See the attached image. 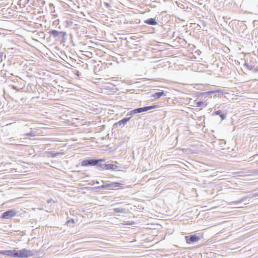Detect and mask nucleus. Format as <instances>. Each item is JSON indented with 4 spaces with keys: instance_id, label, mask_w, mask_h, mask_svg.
<instances>
[{
    "instance_id": "412c9836",
    "label": "nucleus",
    "mask_w": 258,
    "mask_h": 258,
    "mask_svg": "<svg viewBox=\"0 0 258 258\" xmlns=\"http://www.w3.org/2000/svg\"><path fill=\"white\" fill-rule=\"evenodd\" d=\"M258 196V190H255V192L252 195V197H256Z\"/></svg>"
},
{
    "instance_id": "f8f14e48",
    "label": "nucleus",
    "mask_w": 258,
    "mask_h": 258,
    "mask_svg": "<svg viewBox=\"0 0 258 258\" xmlns=\"http://www.w3.org/2000/svg\"><path fill=\"white\" fill-rule=\"evenodd\" d=\"M120 183H112L111 184H108L105 186L102 185L101 187L104 188L105 187H117L120 186Z\"/></svg>"
},
{
    "instance_id": "f03ea898",
    "label": "nucleus",
    "mask_w": 258,
    "mask_h": 258,
    "mask_svg": "<svg viewBox=\"0 0 258 258\" xmlns=\"http://www.w3.org/2000/svg\"><path fill=\"white\" fill-rule=\"evenodd\" d=\"M104 159H90L82 161L81 165L83 166H95L97 165L99 162L104 161Z\"/></svg>"
},
{
    "instance_id": "f257e3e1",
    "label": "nucleus",
    "mask_w": 258,
    "mask_h": 258,
    "mask_svg": "<svg viewBox=\"0 0 258 258\" xmlns=\"http://www.w3.org/2000/svg\"><path fill=\"white\" fill-rule=\"evenodd\" d=\"M0 254L14 257L27 258L34 255V251L25 248L20 250L13 249L1 250Z\"/></svg>"
},
{
    "instance_id": "7ed1b4c3",
    "label": "nucleus",
    "mask_w": 258,
    "mask_h": 258,
    "mask_svg": "<svg viewBox=\"0 0 258 258\" xmlns=\"http://www.w3.org/2000/svg\"><path fill=\"white\" fill-rule=\"evenodd\" d=\"M186 242L188 244H190L191 243H194L200 240V237L197 235H192L190 236H186L185 237Z\"/></svg>"
},
{
    "instance_id": "6e6552de",
    "label": "nucleus",
    "mask_w": 258,
    "mask_h": 258,
    "mask_svg": "<svg viewBox=\"0 0 258 258\" xmlns=\"http://www.w3.org/2000/svg\"><path fill=\"white\" fill-rule=\"evenodd\" d=\"M144 22L145 23L150 25H155L157 24V22H156L155 18H150L149 19L146 20Z\"/></svg>"
},
{
    "instance_id": "a211bd4d",
    "label": "nucleus",
    "mask_w": 258,
    "mask_h": 258,
    "mask_svg": "<svg viewBox=\"0 0 258 258\" xmlns=\"http://www.w3.org/2000/svg\"><path fill=\"white\" fill-rule=\"evenodd\" d=\"M204 102L203 101H199L197 102V107L205 106Z\"/></svg>"
},
{
    "instance_id": "aec40b11",
    "label": "nucleus",
    "mask_w": 258,
    "mask_h": 258,
    "mask_svg": "<svg viewBox=\"0 0 258 258\" xmlns=\"http://www.w3.org/2000/svg\"><path fill=\"white\" fill-rule=\"evenodd\" d=\"M244 66L249 70L251 71L253 70V67L252 65H250L247 63H245Z\"/></svg>"
},
{
    "instance_id": "6ab92c4d",
    "label": "nucleus",
    "mask_w": 258,
    "mask_h": 258,
    "mask_svg": "<svg viewBox=\"0 0 258 258\" xmlns=\"http://www.w3.org/2000/svg\"><path fill=\"white\" fill-rule=\"evenodd\" d=\"M245 198H242L241 199L240 201H236V202H233L232 203V204L231 205H237V204H239V203H241L243 202H244V200H245Z\"/></svg>"
},
{
    "instance_id": "4be33fe9",
    "label": "nucleus",
    "mask_w": 258,
    "mask_h": 258,
    "mask_svg": "<svg viewBox=\"0 0 258 258\" xmlns=\"http://www.w3.org/2000/svg\"><path fill=\"white\" fill-rule=\"evenodd\" d=\"M4 55V53L2 52H0V61L2 62L3 61V56Z\"/></svg>"
},
{
    "instance_id": "0eeeda50",
    "label": "nucleus",
    "mask_w": 258,
    "mask_h": 258,
    "mask_svg": "<svg viewBox=\"0 0 258 258\" xmlns=\"http://www.w3.org/2000/svg\"><path fill=\"white\" fill-rule=\"evenodd\" d=\"M28 3L35 7H41L45 4L43 0H28Z\"/></svg>"
},
{
    "instance_id": "f3484780",
    "label": "nucleus",
    "mask_w": 258,
    "mask_h": 258,
    "mask_svg": "<svg viewBox=\"0 0 258 258\" xmlns=\"http://www.w3.org/2000/svg\"><path fill=\"white\" fill-rule=\"evenodd\" d=\"M75 223V221L74 219H71L67 222V224L68 226H71Z\"/></svg>"
},
{
    "instance_id": "39448f33",
    "label": "nucleus",
    "mask_w": 258,
    "mask_h": 258,
    "mask_svg": "<svg viewBox=\"0 0 258 258\" xmlns=\"http://www.w3.org/2000/svg\"><path fill=\"white\" fill-rule=\"evenodd\" d=\"M49 33L50 34V35L51 36H52L54 37H62L63 38L67 35V34L65 32L58 31L55 30H52L50 31Z\"/></svg>"
},
{
    "instance_id": "9d476101",
    "label": "nucleus",
    "mask_w": 258,
    "mask_h": 258,
    "mask_svg": "<svg viewBox=\"0 0 258 258\" xmlns=\"http://www.w3.org/2000/svg\"><path fill=\"white\" fill-rule=\"evenodd\" d=\"M118 166L115 164H107V170H117Z\"/></svg>"
},
{
    "instance_id": "5701e85b",
    "label": "nucleus",
    "mask_w": 258,
    "mask_h": 258,
    "mask_svg": "<svg viewBox=\"0 0 258 258\" xmlns=\"http://www.w3.org/2000/svg\"><path fill=\"white\" fill-rule=\"evenodd\" d=\"M135 111V109H134V110H133L131 111L130 112V113H130V114H135V113H138V112H134Z\"/></svg>"
},
{
    "instance_id": "b1692460",
    "label": "nucleus",
    "mask_w": 258,
    "mask_h": 258,
    "mask_svg": "<svg viewBox=\"0 0 258 258\" xmlns=\"http://www.w3.org/2000/svg\"><path fill=\"white\" fill-rule=\"evenodd\" d=\"M104 5H105L106 6V7H107V8L110 7V5L108 3H104Z\"/></svg>"
},
{
    "instance_id": "4468645a",
    "label": "nucleus",
    "mask_w": 258,
    "mask_h": 258,
    "mask_svg": "<svg viewBox=\"0 0 258 258\" xmlns=\"http://www.w3.org/2000/svg\"><path fill=\"white\" fill-rule=\"evenodd\" d=\"M214 114L216 115H220V117L221 118L222 120H223L225 118V115L224 114L222 113V112L221 110H217L214 112Z\"/></svg>"
},
{
    "instance_id": "dca6fc26",
    "label": "nucleus",
    "mask_w": 258,
    "mask_h": 258,
    "mask_svg": "<svg viewBox=\"0 0 258 258\" xmlns=\"http://www.w3.org/2000/svg\"><path fill=\"white\" fill-rule=\"evenodd\" d=\"M102 169L107 170V164H97Z\"/></svg>"
},
{
    "instance_id": "20e7f679",
    "label": "nucleus",
    "mask_w": 258,
    "mask_h": 258,
    "mask_svg": "<svg viewBox=\"0 0 258 258\" xmlns=\"http://www.w3.org/2000/svg\"><path fill=\"white\" fill-rule=\"evenodd\" d=\"M17 212L15 209H11L5 212L2 214V218L4 219H9L16 215Z\"/></svg>"
},
{
    "instance_id": "423d86ee",
    "label": "nucleus",
    "mask_w": 258,
    "mask_h": 258,
    "mask_svg": "<svg viewBox=\"0 0 258 258\" xmlns=\"http://www.w3.org/2000/svg\"><path fill=\"white\" fill-rule=\"evenodd\" d=\"M157 107V105H152V106H145L141 108H138L135 109V112H138V113L147 111L148 110H150L152 109L156 108Z\"/></svg>"
},
{
    "instance_id": "2eb2a0df",
    "label": "nucleus",
    "mask_w": 258,
    "mask_h": 258,
    "mask_svg": "<svg viewBox=\"0 0 258 258\" xmlns=\"http://www.w3.org/2000/svg\"><path fill=\"white\" fill-rule=\"evenodd\" d=\"M36 136V135L34 133L31 132L29 133L25 134L23 135V137L24 138L27 137H35Z\"/></svg>"
},
{
    "instance_id": "9b49d317",
    "label": "nucleus",
    "mask_w": 258,
    "mask_h": 258,
    "mask_svg": "<svg viewBox=\"0 0 258 258\" xmlns=\"http://www.w3.org/2000/svg\"><path fill=\"white\" fill-rule=\"evenodd\" d=\"M131 118V117H125L124 118H123L122 119L120 120V121H119L117 123L119 125H121V124H123V125H124L125 124H126L127 123V121H128Z\"/></svg>"
},
{
    "instance_id": "a878e982",
    "label": "nucleus",
    "mask_w": 258,
    "mask_h": 258,
    "mask_svg": "<svg viewBox=\"0 0 258 258\" xmlns=\"http://www.w3.org/2000/svg\"><path fill=\"white\" fill-rule=\"evenodd\" d=\"M50 201H51L50 200V201H48L47 203H49V202H50Z\"/></svg>"
},
{
    "instance_id": "393cba45",
    "label": "nucleus",
    "mask_w": 258,
    "mask_h": 258,
    "mask_svg": "<svg viewBox=\"0 0 258 258\" xmlns=\"http://www.w3.org/2000/svg\"><path fill=\"white\" fill-rule=\"evenodd\" d=\"M208 93H214V91H210L208 92Z\"/></svg>"
},
{
    "instance_id": "1a4fd4ad",
    "label": "nucleus",
    "mask_w": 258,
    "mask_h": 258,
    "mask_svg": "<svg viewBox=\"0 0 258 258\" xmlns=\"http://www.w3.org/2000/svg\"><path fill=\"white\" fill-rule=\"evenodd\" d=\"M163 95H165V94L164 93L163 91H162L161 92H158L154 93V94L152 95V97L155 98V99H158Z\"/></svg>"
},
{
    "instance_id": "ddd939ff",
    "label": "nucleus",
    "mask_w": 258,
    "mask_h": 258,
    "mask_svg": "<svg viewBox=\"0 0 258 258\" xmlns=\"http://www.w3.org/2000/svg\"><path fill=\"white\" fill-rule=\"evenodd\" d=\"M113 211L115 213H125L126 210L124 208H114Z\"/></svg>"
}]
</instances>
